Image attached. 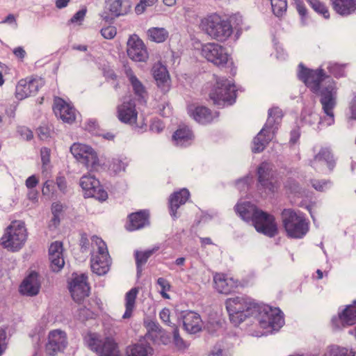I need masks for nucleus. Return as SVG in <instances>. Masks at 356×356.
Here are the masks:
<instances>
[{
    "instance_id": "1",
    "label": "nucleus",
    "mask_w": 356,
    "mask_h": 356,
    "mask_svg": "<svg viewBox=\"0 0 356 356\" xmlns=\"http://www.w3.org/2000/svg\"><path fill=\"white\" fill-rule=\"evenodd\" d=\"M226 309L230 321L237 325L248 317H254L265 333L278 330L284 323L282 312L267 305L258 303L246 296H235L227 299Z\"/></svg>"
},
{
    "instance_id": "2",
    "label": "nucleus",
    "mask_w": 356,
    "mask_h": 356,
    "mask_svg": "<svg viewBox=\"0 0 356 356\" xmlns=\"http://www.w3.org/2000/svg\"><path fill=\"white\" fill-rule=\"evenodd\" d=\"M298 76L305 84L315 94L321 97L320 102L325 116L321 119L319 124L330 126L334 122V109L337 105V92L334 81L321 68L310 70L305 68L302 64Z\"/></svg>"
},
{
    "instance_id": "3",
    "label": "nucleus",
    "mask_w": 356,
    "mask_h": 356,
    "mask_svg": "<svg viewBox=\"0 0 356 356\" xmlns=\"http://www.w3.org/2000/svg\"><path fill=\"white\" fill-rule=\"evenodd\" d=\"M200 26L211 38L221 42L227 41L233 33L230 22L216 14L203 18Z\"/></svg>"
},
{
    "instance_id": "4",
    "label": "nucleus",
    "mask_w": 356,
    "mask_h": 356,
    "mask_svg": "<svg viewBox=\"0 0 356 356\" xmlns=\"http://www.w3.org/2000/svg\"><path fill=\"white\" fill-rule=\"evenodd\" d=\"M282 220L287 236L293 238H302L309 231V222L300 212L285 209L282 212Z\"/></svg>"
},
{
    "instance_id": "5",
    "label": "nucleus",
    "mask_w": 356,
    "mask_h": 356,
    "mask_svg": "<svg viewBox=\"0 0 356 356\" xmlns=\"http://www.w3.org/2000/svg\"><path fill=\"white\" fill-rule=\"evenodd\" d=\"M27 239V232L25 225L19 220L13 221L5 230L1 238V244L12 252L19 250Z\"/></svg>"
},
{
    "instance_id": "6",
    "label": "nucleus",
    "mask_w": 356,
    "mask_h": 356,
    "mask_svg": "<svg viewBox=\"0 0 356 356\" xmlns=\"http://www.w3.org/2000/svg\"><path fill=\"white\" fill-rule=\"evenodd\" d=\"M87 347L98 356H120L117 343L111 337H103L96 332H88L83 337Z\"/></svg>"
},
{
    "instance_id": "7",
    "label": "nucleus",
    "mask_w": 356,
    "mask_h": 356,
    "mask_svg": "<svg viewBox=\"0 0 356 356\" xmlns=\"http://www.w3.org/2000/svg\"><path fill=\"white\" fill-rule=\"evenodd\" d=\"M92 242L97 247V250L93 247L90 259L91 270L98 275H104L108 272L111 264L106 244L96 236L92 237Z\"/></svg>"
},
{
    "instance_id": "8",
    "label": "nucleus",
    "mask_w": 356,
    "mask_h": 356,
    "mask_svg": "<svg viewBox=\"0 0 356 356\" xmlns=\"http://www.w3.org/2000/svg\"><path fill=\"white\" fill-rule=\"evenodd\" d=\"M209 97L215 104L225 105L227 104L231 105L235 102V86L230 80L218 78L209 92Z\"/></svg>"
},
{
    "instance_id": "9",
    "label": "nucleus",
    "mask_w": 356,
    "mask_h": 356,
    "mask_svg": "<svg viewBox=\"0 0 356 356\" xmlns=\"http://www.w3.org/2000/svg\"><path fill=\"white\" fill-rule=\"evenodd\" d=\"M70 152L74 157L83 164L90 170H97L99 166L97 152L90 146L75 143L70 147Z\"/></svg>"
},
{
    "instance_id": "10",
    "label": "nucleus",
    "mask_w": 356,
    "mask_h": 356,
    "mask_svg": "<svg viewBox=\"0 0 356 356\" xmlns=\"http://www.w3.org/2000/svg\"><path fill=\"white\" fill-rule=\"evenodd\" d=\"M201 55L209 62L218 67L224 66L229 60V55L225 48L216 42L202 44Z\"/></svg>"
},
{
    "instance_id": "11",
    "label": "nucleus",
    "mask_w": 356,
    "mask_h": 356,
    "mask_svg": "<svg viewBox=\"0 0 356 356\" xmlns=\"http://www.w3.org/2000/svg\"><path fill=\"white\" fill-rule=\"evenodd\" d=\"M252 223L258 232L269 237H273L278 233L277 224L275 217L261 210L255 216Z\"/></svg>"
},
{
    "instance_id": "12",
    "label": "nucleus",
    "mask_w": 356,
    "mask_h": 356,
    "mask_svg": "<svg viewBox=\"0 0 356 356\" xmlns=\"http://www.w3.org/2000/svg\"><path fill=\"white\" fill-rule=\"evenodd\" d=\"M310 165L319 172H331L335 166V161L330 149L327 147H321L310 161Z\"/></svg>"
},
{
    "instance_id": "13",
    "label": "nucleus",
    "mask_w": 356,
    "mask_h": 356,
    "mask_svg": "<svg viewBox=\"0 0 356 356\" xmlns=\"http://www.w3.org/2000/svg\"><path fill=\"white\" fill-rule=\"evenodd\" d=\"M69 289L72 298L75 302H79L88 296L90 287L87 282V276L84 274L74 273L69 282Z\"/></svg>"
},
{
    "instance_id": "14",
    "label": "nucleus",
    "mask_w": 356,
    "mask_h": 356,
    "mask_svg": "<svg viewBox=\"0 0 356 356\" xmlns=\"http://www.w3.org/2000/svg\"><path fill=\"white\" fill-rule=\"evenodd\" d=\"M67 345V334L60 330L51 331L48 335V341L45 351L49 356H55L64 351Z\"/></svg>"
},
{
    "instance_id": "15",
    "label": "nucleus",
    "mask_w": 356,
    "mask_h": 356,
    "mask_svg": "<svg viewBox=\"0 0 356 356\" xmlns=\"http://www.w3.org/2000/svg\"><path fill=\"white\" fill-rule=\"evenodd\" d=\"M127 55L136 62H145L148 58L147 48L137 35H132L127 41Z\"/></svg>"
},
{
    "instance_id": "16",
    "label": "nucleus",
    "mask_w": 356,
    "mask_h": 356,
    "mask_svg": "<svg viewBox=\"0 0 356 356\" xmlns=\"http://www.w3.org/2000/svg\"><path fill=\"white\" fill-rule=\"evenodd\" d=\"M43 81L38 78H26L21 79L16 86L15 97L22 100L35 95L42 87Z\"/></svg>"
},
{
    "instance_id": "17",
    "label": "nucleus",
    "mask_w": 356,
    "mask_h": 356,
    "mask_svg": "<svg viewBox=\"0 0 356 356\" xmlns=\"http://www.w3.org/2000/svg\"><path fill=\"white\" fill-rule=\"evenodd\" d=\"M117 117L118 120L125 124L133 125L136 123L138 111L136 108L135 101L129 99L123 101L117 107Z\"/></svg>"
},
{
    "instance_id": "18",
    "label": "nucleus",
    "mask_w": 356,
    "mask_h": 356,
    "mask_svg": "<svg viewBox=\"0 0 356 356\" xmlns=\"http://www.w3.org/2000/svg\"><path fill=\"white\" fill-rule=\"evenodd\" d=\"M258 180L261 186L266 190L274 192L278 185L273 177L272 166L270 163L264 162L258 168Z\"/></svg>"
},
{
    "instance_id": "19",
    "label": "nucleus",
    "mask_w": 356,
    "mask_h": 356,
    "mask_svg": "<svg viewBox=\"0 0 356 356\" xmlns=\"http://www.w3.org/2000/svg\"><path fill=\"white\" fill-rule=\"evenodd\" d=\"M54 112L63 122L72 123L76 118V110L70 104L60 97H56L54 103Z\"/></svg>"
},
{
    "instance_id": "20",
    "label": "nucleus",
    "mask_w": 356,
    "mask_h": 356,
    "mask_svg": "<svg viewBox=\"0 0 356 356\" xmlns=\"http://www.w3.org/2000/svg\"><path fill=\"white\" fill-rule=\"evenodd\" d=\"M40 281L39 275L35 272H31L24 278L19 286V291L22 294L28 296H33L39 293Z\"/></svg>"
},
{
    "instance_id": "21",
    "label": "nucleus",
    "mask_w": 356,
    "mask_h": 356,
    "mask_svg": "<svg viewBox=\"0 0 356 356\" xmlns=\"http://www.w3.org/2000/svg\"><path fill=\"white\" fill-rule=\"evenodd\" d=\"M275 130L266 127L264 125L263 129L259 131L252 142V152L259 153L262 152L268 144L271 141L275 134Z\"/></svg>"
},
{
    "instance_id": "22",
    "label": "nucleus",
    "mask_w": 356,
    "mask_h": 356,
    "mask_svg": "<svg viewBox=\"0 0 356 356\" xmlns=\"http://www.w3.org/2000/svg\"><path fill=\"white\" fill-rule=\"evenodd\" d=\"M216 289L221 293L228 294L238 285L237 280L228 277L222 273H216L213 276Z\"/></svg>"
},
{
    "instance_id": "23",
    "label": "nucleus",
    "mask_w": 356,
    "mask_h": 356,
    "mask_svg": "<svg viewBox=\"0 0 356 356\" xmlns=\"http://www.w3.org/2000/svg\"><path fill=\"white\" fill-rule=\"evenodd\" d=\"M49 255L52 270L59 271L65 264L62 243L59 241L52 243L49 249Z\"/></svg>"
},
{
    "instance_id": "24",
    "label": "nucleus",
    "mask_w": 356,
    "mask_h": 356,
    "mask_svg": "<svg viewBox=\"0 0 356 356\" xmlns=\"http://www.w3.org/2000/svg\"><path fill=\"white\" fill-rule=\"evenodd\" d=\"M106 3L111 15L114 17L127 15L131 8L130 0H106Z\"/></svg>"
},
{
    "instance_id": "25",
    "label": "nucleus",
    "mask_w": 356,
    "mask_h": 356,
    "mask_svg": "<svg viewBox=\"0 0 356 356\" xmlns=\"http://www.w3.org/2000/svg\"><path fill=\"white\" fill-rule=\"evenodd\" d=\"M339 321L341 326L337 323V320H332V325L334 329H340L341 327L353 325L356 323V306L348 305L344 310L339 314Z\"/></svg>"
},
{
    "instance_id": "26",
    "label": "nucleus",
    "mask_w": 356,
    "mask_h": 356,
    "mask_svg": "<svg viewBox=\"0 0 356 356\" xmlns=\"http://www.w3.org/2000/svg\"><path fill=\"white\" fill-rule=\"evenodd\" d=\"M183 325L187 332L195 334L202 330V321L198 314L194 312H187L183 316Z\"/></svg>"
},
{
    "instance_id": "27",
    "label": "nucleus",
    "mask_w": 356,
    "mask_h": 356,
    "mask_svg": "<svg viewBox=\"0 0 356 356\" xmlns=\"http://www.w3.org/2000/svg\"><path fill=\"white\" fill-rule=\"evenodd\" d=\"M188 113L196 122L202 124L212 122L214 118L211 111L205 106H189Z\"/></svg>"
},
{
    "instance_id": "28",
    "label": "nucleus",
    "mask_w": 356,
    "mask_h": 356,
    "mask_svg": "<svg viewBox=\"0 0 356 356\" xmlns=\"http://www.w3.org/2000/svg\"><path fill=\"white\" fill-rule=\"evenodd\" d=\"M152 74L157 86L163 91H168L170 88V79L166 67L160 63H156L152 67Z\"/></svg>"
},
{
    "instance_id": "29",
    "label": "nucleus",
    "mask_w": 356,
    "mask_h": 356,
    "mask_svg": "<svg viewBox=\"0 0 356 356\" xmlns=\"http://www.w3.org/2000/svg\"><path fill=\"white\" fill-rule=\"evenodd\" d=\"M235 210L239 216L245 221H253L255 216L259 213L260 209H257L254 204L250 202H243L238 204L235 207Z\"/></svg>"
},
{
    "instance_id": "30",
    "label": "nucleus",
    "mask_w": 356,
    "mask_h": 356,
    "mask_svg": "<svg viewBox=\"0 0 356 356\" xmlns=\"http://www.w3.org/2000/svg\"><path fill=\"white\" fill-rule=\"evenodd\" d=\"M189 195V191L186 188H183L172 195L170 199V210L172 216L176 217L177 210L181 205L186 203Z\"/></svg>"
},
{
    "instance_id": "31",
    "label": "nucleus",
    "mask_w": 356,
    "mask_h": 356,
    "mask_svg": "<svg viewBox=\"0 0 356 356\" xmlns=\"http://www.w3.org/2000/svg\"><path fill=\"white\" fill-rule=\"evenodd\" d=\"M149 213L147 211H140L129 216V224L127 229L129 231L136 230L144 227L149 223Z\"/></svg>"
},
{
    "instance_id": "32",
    "label": "nucleus",
    "mask_w": 356,
    "mask_h": 356,
    "mask_svg": "<svg viewBox=\"0 0 356 356\" xmlns=\"http://www.w3.org/2000/svg\"><path fill=\"white\" fill-rule=\"evenodd\" d=\"M138 291V288L134 287L126 293L124 296L125 312L122 316L124 319H127L132 316L134 311L136 309V300Z\"/></svg>"
},
{
    "instance_id": "33",
    "label": "nucleus",
    "mask_w": 356,
    "mask_h": 356,
    "mask_svg": "<svg viewBox=\"0 0 356 356\" xmlns=\"http://www.w3.org/2000/svg\"><path fill=\"white\" fill-rule=\"evenodd\" d=\"M334 10L341 15H348L356 10V0H330Z\"/></svg>"
},
{
    "instance_id": "34",
    "label": "nucleus",
    "mask_w": 356,
    "mask_h": 356,
    "mask_svg": "<svg viewBox=\"0 0 356 356\" xmlns=\"http://www.w3.org/2000/svg\"><path fill=\"white\" fill-rule=\"evenodd\" d=\"M193 138V136L191 131L186 127H180L173 135V140L175 144L180 147L189 145Z\"/></svg>"
},
{
    "instance_id": "35",
    "label": "nucleus",
    "mask_w": 356,
    "mask_h": 356,
    "mask_svg": "<svg viewBox=\"0 0 356 356\" xmlns=\"http://www.w3.org/2000/svg\"><path fill=\"white\" fill-rule=\"evenodd\" d=\"M126 75L136 96L144 99L147 95L146 89L142 82L136 77L131 69L126 70Z\"/></svg>"
},
{
    "instance_id": "36",
    "label": "nucleus",
    "mask_w": 356,
    "mask_h": 356,
    "mask_svg": "<svg viewBox=\"0 0 356 356\" xmlns=\"http://www.w3.org/2000/svg\"><path fill=\"white\" fill-rule=\"evenodd\" d=\"M152 348L145 343H136L127 348V356H149L152 355Z\"/></svg>"
},
{
    "instance_id": "37",
    "label": "nucleus",
    "mask_w": 356,
    "mask_h": 356,
    "mask_svg": "<svg viewBox=\"0 0 356 356\" xmlns=\"http://www.w3.org/2000/svg\"><path fill=\"white\" fill-rule=\"evenodd\" d=\"M282 118V110L279 108H273L268 111V118L265 126L276 131L278 129Z\"/></svg>"
},
{
    "instance_id": "38",
    "label": "nucleus",
    "mask_w": 356,
    "mask_h": 356,
    "mask_svg": "<svg viewBox=\"0 0 356 356\" xmlns=\"http://www.w3.org/2000/svg\"><path fill=\"white\" fill-rule=\"evenodd\" d=\"M99 181L94 176L84 175L80 179V186L84 191V196L88 197V193L99 186Z\"/></svg>"
},
{
    "instance_id": "39",
    "label": "nucleus",
    "mask_w": 356,
    "mask_h": 356,
    "mask_svg": "<svg viewBox=\"0 0 356 356\" xmlns=\"http://www.w3.org/2000/svg\"><path fill=\"white\" fill-rule=\"evenodd\" d=\"M149 38L156 42H163L168 37V32L164 28H151L147 31Z\"/></svg>"
},
{
    "instance_id": "40",
    "label": "nucleus",
    "mask_w": 356,
    "mask_h": 356,
    "mask_svg": "<svg viewBox=\"0 0 356 356\" xmlns=\"http://www.w3.org/2000/svg\"><path fill=\"white\" fill-rule=\"evenodd\" d=\"M159 250L158 247H155L151 250H148L144 252L136 251L135 252L136 261L137 265L138 273H140L142 270V266H143L147 261L148 258L151 257L156 251Z\"/></svg>"
},
{
    "instance_id": "41",
    "label": "nucleus",
    "mask_w": 356,
    "mask_h": 356,
    "mask_svg": "<svg viewBox=\"0 0 356 356\" xmlns=\"http://www.w3.org/2000/svg\"><path fill=\"white\" fill-rule=\"evenodd\" d=\"M323 356H355V353L346 348L332 346L327 349Z\"/></svg>"
},
{
    "instance_id": "42",
    "label": "nucleus",
    "mask_w": 356,
    "mask_h": 356,
    "mask_svg": "<svg viewBox=\"0 0 356 356\" xmlns=\"http://www.w3.org/2000/svg\"><path fill=\"white\" fill-rule=\"evenodd\" d=\"M128 165V161L126 158H114L109 164L108 169L115 174L124 171Z\"/></svg>"
},
{
    "instance_id": "43",
    "label": "nucleus",
    "mask_w": 356,
    "mask_h": 356,
    "mask_svg": "<svg viewBox=\"0 0 356 356\" xmlns=\"http://www.w3.org/2000/svg\"><path fill=\"white\" fill-rule=\"evenodd\" d=\"M272 6V10L274 15L278 17L285 15L287 9L286 0H270Z\"/></svg>"
},
{
    "instance_id": "44",
    "label": "nucleus",
    "mask_w": 356,
    "mask_h": 356,
    "mask_svg": "<svg viewBox=\"0 0 356 356\" xmlns=\"http://www.w3.org/2000/svg\"><path fill=\"white\" fill-rule=\"evenodd\" d=\"M97 315L96 311L93 309L87 308L86 307H80L76 314V319L81 322H84L88 319L95 318Z\"/></svg>"
},
{
    "instance_id": "45",
    "label": "nucleus",
    "mask_w": 356,
    "mask_h": 356,
    "mask_svg": "<svg viewBox=\"0 0 356 356\" xmlns=\"http://www.w3.org/2000/svg\"><path fill=\"white\" fill-rule=\"evenodd\" d=\"M307 2L317 13L322 15L325 19L330 17L327 6L320 0H307Z\"/></svg>"
},
{
    "instance_id": "46",
    "label": "nucleus",
    "mask_w": 356,
    "mask_h": 356,
    "mask_svg": "<svg viewBox=\"0 0 356 356\" xmlns=\"http://www.w3.org/2000/svg\"><path fill=\"white\" fill-rule=\"evenodd\" d=\"M50 154L51 150L47 147H42L40 150V156L42 161V172L47 174L50 169Z\"/></svg>"
},
{
    "instance_id": "47",
    "label": "nucleus",
    "mask_w": 356,
    "mask_h": 356,
    "mask_svg": "<svg viewBox=\"0 0 356 356\" xmlns=\"http://www.w3.org/2000/svg\"><path fill=\"white\" fill-rule=\"evenodd\" d=\"M94 197L99 201H104L106 200L108 194L99 184V186H97V188L93 191H90V193H88V197Z\"/></svg>"
},
{
    "instance_id": "48",
    "label": "nucleus",
    "mask_w": 356,
    "mask_h": 356,
    "mask_svg": "<svg viewBox=\"0 0 356 356\" xmlns=\"http://www.w3.org/2000/svg\"><path fill=\"white\" fill-rule=\"evenodd\" d=\"M158 0H140L135 7V12L137 15L143 14L148 7L154 5Z\"/></svg>"
},
{
    "instance_id": "49",
    "label": "nucleus",
    "mask_w": 356,
    "mask_h": 356,
    "mask_svg": "<svg viewBox=\"0 0 356 356\" xmlns=\"http://www.w3.org/2000/svg\"><path fill=\"white\" fill-rule=\"evenodd\" d=\"M173 337L174 343L177 349L184 350L188 348L189 343L180 337L178 330L177 328L174 329Z\"/></svg>"
},
{
    "instance_id": "50",
    "label": "nucleus",
    "mask_w": 356,
    "mask_h": 356,
    "mask_svg": "<svg viewBox=\"0 0 356 356\" xmlns=\"http://www.w3.org/2000/svg\"><path fill=\"white\" fill-rule=\"evenodd\" d=\"M327 70L330 74L336 77H340L344 76V67L337 63H329Z\"/></svg>"
},
{
    "instance_id": "51",
    "label": "nucleus",
    "mask_w": 356,
    "mask_h": 356,
    "mask_svg": "<svg viewBox=\"0 0 356 356\" xmlns=\"http://www.w3.org/2000/svg\"><path fill=\"white\" fill-rule=\"evenodd\" d=\"M157 284L161 289L160 293L162 297L166 299L170 298L169 295L166 293V291H169L170 288L169 282L163 277H159L157 280Z\"/></svg>"
},
{
    "instance_id": "52",
    "label": "nucleus",
    "mask_w": 356,
    "mask_h": 356,
    "mask_svg": "<svg viewBox=\"0 0 356 356\" xmlns=\"http://www.w3.org/2000/svg\"><path fill=\"white\" fill-rule=\"evenodd\" d=\"M101 33L104 38L112 39L116 35V28L113 26H107L101 30Z\"/></svg>"
},
{
    "instance_id": "53",
    "label": "nucleus",
    "mask_w": 356,
    "mask_h": 356,
    "mask_svg": "<svg viewBox=\"0 0 356 356\" xmlns=\"http://www.w3.org/2000/svg\"><path fill=\"white\" fill-rule=\"evenodd\" d=\"M86 14V8L81 9L73 15V17L70 19V22L72 23H80L83 20Z\"/></svg>"
},
{
    "instance_id": "54",
    "label": "nucleus",
    "mask_w": 356,
    "mask_h": 356,
    "mask_svg": "<svg viewBox=\"0 0 356 356\" xmlns=\"http://www.w3.org/2000/svg\"><path fill=\"white\" fill-rule=\"evenodd\" d=\"M54 188V184L53 181L47 180L43 186L42 192L44 195H50L53 193V191Z\"/></svg>"
},
{
    "instance_id": "55",
    "label": "nucleus",
    "mask_w": 356,
    "mask_h": 356,
    "mask_svg": "<svg viewBox=\"0 0 356 356\" xmlns=\"http://www.w3.org/2000/svg\"><path fill=\"white\" fill-rule=\"evenodd\" d=\"M161 320L168 325H171L170 312L167 308L163 309L159 313Z\"/></svg>"
},
{
    "instance_id": "56",
    "label": "nucleus",
    "mask_w": 356,
    "mask_h": 356,
    "mask_svg": "<svg viewBox=\"0 0 356 356\" xmlns=\"http://www.w3.org/2000/svg\"><path fill=\"white\" fill-rule=\"evenodd\" d=\"M39 183V179L35 175H31L29 177L26 181L25 185L28 189H33Z\"/></svg>"
},
{
    "instance_id": "57",
    "label": "nucleus",
    "mask_w": 356,
    "mask_h": 356,
    "mask_svg": "<svg viewBox=\"0 0 356 356\" xmlns=\"http://www.w3.org/2000/svg\"><path fill=\"white\" fill-rule=\"evenodd\" d=\"M313 187L319 191H323L325 189L327 188L330 183L326 181H312Z\"/></svg>"
},
{
    "instance_id": "58",
    "label": "nucleus",
    "mask_w": 356,
    "mask_h": 356,
    "mask_svg": "<svg viewBox=\"0 0 356 356\" xmlns=\"http://www.w3.org/2000/svg\"><path fill=\"white\" fill-rule=\"evenodd\" d=\"M18 132L20 134V136L22 137V138H24L26 140H29L33 138L32 131L27 127H19L18 129Z\"/></svg>"
},
{
    "instance_id": "59",
    "label": "nucleus",
    "mask_w": 356,
    "mask_h": 356,
    "mask_svg": "<svg viewBox=\"0 0 356 356\" xmlns=\"http://www.w3.org/2000/svg\"><path fill=\"white\" fill-rule=\"evenodd\" d=\"M6 331L3 329H0V355H1L6 348Z\"/></svg>"
},
{
    "instance_id": "60",
    "label": "nucleus",
    "mask_w": 356,
    "mask_h": 356,
    "mask_svg": "<svg viewBox=\"0 0 356 356\" xmlns=\"http://www.w3.org/2000/svg\"><path fill=\"white\" fill-rule=\"evenodd\" d=\"M56 184L58 188L64 192L67 188V183L64 177H58L56 178Z\"/></svg>"
},
{
    "instance_id": "61",
    "label": "nucleus",
    "mask_w": 356,
    "mask_h": 356,
    "mask_svg": "<svg viewBox=\"0 0 356 356\" xmlns=\"http://www.w3.org/2000/svg\"><path fill=\"white\" fill-rule=\"evenodd\" d=\"M13 52L16 57L20 59H23L26 54L25 50L22 47L15 48Z\"/></svg>"
},
{
    "instance_id": "62",
    "label": "nucleus",
    "mask_w": 356,
    "mask_h": 356,
    "mask_svg": "<svg viewBox=\"0 0 356 356\" xmlns=\"http://www.w3.org/2000/svg\"><path fill=\"white\" fill-rule=\"evenodd\" d=\"M164 128L163 124L160 121H155L151 126V129L153 131L159 132L162 131Z\"/></svg>"
},
{
    "instance_id": "63",
    "label": "nucleus",
    "mask_w": 356,
    "mask_h": 356,
    "mask_svg": "<svg viewBox=\"0 0 356 356\" xmlns=\"http://www.w3.org/2000/svg\"><path fill=\"white\" fill-rule=\"evenodd\" d=\"M222 352L220 346H215L208 356H222Z\"/></svg>"
},
{
    "instance_id": "64",
    "label": "nucleus",
    "mask_w": 356,
    "mask_h": 356,
    "mask_svg": "<svg viewBox=\"0 0 356 356\" xmlns=\"http://www.w3.org/2000/svg\"><path fill=\"white\" fill-rule=\"evenodd\" d=\"M350 111L352 119H356V97H355L351 102Z\"/></svg>"
}]
</instances>
